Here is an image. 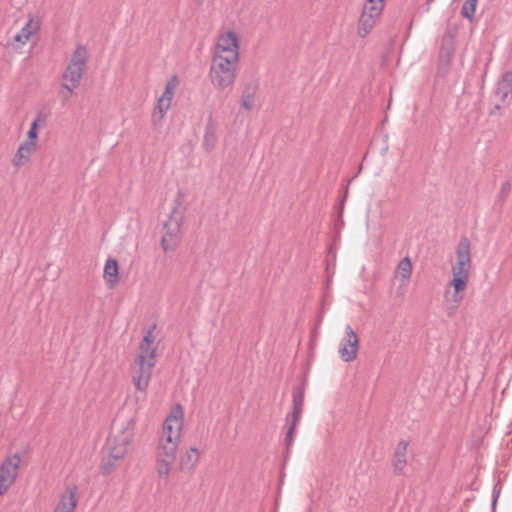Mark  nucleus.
<instances>
[{
	"mask_svg": "<svg viewBox=\"0 0 512 512\" xmlns=\"http://www.w3.org/2000/svg\"><path fill=\"white\" fill-rule=\"evenodd\" d=\"M154 328L155 325L145 333L143 340L139 345V353L135 360H139L140 362L148 361L156 363V348L152 346Z\"/></svg>",
	"mask_w": 512,
	"mask_h": 512,
	"instance_id": "13",
	"label": "nucleus"
},
{
	"mask_svg": "<svg viewBox=\"0 0 512 512\" xmlns=\"http://www.w3.org/2000/svg\"><path fill=\"white\" fill-rule=\"evenodd\" d=\"M77 492V485L69 486L61 495L54 512H74L78 503Z\"/></svg>",
	"mask_w": 512,
	"mask_h": 512,
	"instance_id": "14",
	"label": "nucleus"
},
{
	"mask_svg": "<svg viewBox=\"0 0 512 512\" xmlns=\"http://www.w3.org/2000/svg\"><path fill=\"white\" fill-rule=\"evenodd\" d=\"M87 63V50L84 46L79 45L75 49L73 56L63 73L64 83L62 87L73 93L82 80L83 71Z\"/></svg>",
	"mask_w": 512,
	"mask_h": 512,
	"instance_id": "3",
	"label": "nucleus"
},
{
	"mask_svg": "<svg viewBox=\"0 0 512 512\" xmlns=\"http://www.w3.org/2000/svg\"><path fill=\"white\" fill-rule=\"evenodd\" d=\"M37 29L38 25L34 24L32 19H29L21 31L14 36V41L25 44Z\"/></svg>",
	"mask_w": 512,
	"mask_h": 512,
	"instance_id": "20",
	"label": "nucleus"
},
{
	"mask_svg": "<svg viewBox=\"0 0 512 512\" xmlns=\"http://www.w3.org/2000/svg\"><path fill=\"white\" fill-rule=\"evenodd\" d=\"M478 0H465L462 5L460 14L463 18L473 21Z\"/></svg>",
	"mask_w": 512,
	"mask_h": 512,
	"instance_id": "27",
	"label": "nucleus"
},
{
	"mask_svg": "<svg viewBox=\"0 0 512 512\" xmlns=\"http://www.w3.org/2000/svg\"><path fill=\"white\" fill-rule=\"evenodd\" d=\"M471 244L467 237H461L456 249V263L471 265Z\"/></svg>",
	"mask_w": 512,
	"mask_h": 512,
	"instance_id": "17",
	"label": "nucleus"
},
{
	"mask_svg": "<svg viewBox=\"0 0 512 512\" xmlns=\"http://www.w3.org/2000/svg\"><path fill=\"white\" fill-rule=\"evenodd\" d=\"M176 84H177V77L176 76H173L167 83H166V86H165V89L161 95V99H164L166 101H169L171 102L172 101V98H173V95H174V89L176 87Z\"/></svg>",
	"mask_w": 512,
	"mask_h": 512,
	"instance_id": "29",
	"label": "nucleus"
},
{
	"mask_svg": "<svg viewBox=\"0 0 512 512\" xmlns=\"http://www.w3.org/2000/svg\"><path fill=\"white\" fill-rule=\"evenodd\" d=\"M36 141H24L18 148L12 164L16 168H20L25 165L31 158V155L36 151Z\"/></svg>",
	"mask_w": 512,
	"mask_h": 512,
	"instance_id": "15",
	"label": "nucleus"
},
{
	"mask_svg": "<svg viewBox=\"0 0 512 512\" xmlns=\"http://www.w3.org/2000/svg\"><path fill=\"white\" fill-rule=\"evenodd\" d=\"M39 116L36 117L33 122L31 123L30 129L28 131V139L26 141H35L38 137V122H39Z\"/></svg>",
	"mask_w": 512,
	"mask_h": 512,
	"instance_id": "30",
	"label": "nucleus"
},
{
	"mask_svg": "<svg viewBox=\"0 0 512 512\" xmlns=\"http://www.w3.org/2000/svg\"><path fill=\"white\" fill-rule=\"evenodd\" d=\"M359 338L350 325L345 328V337L342 339L339 354L343 361L351 362L357 357Z\"/></svg>",
	"mask_w": 512,
	"mask_h": 512,
	"instance_id": "7",
	"label": "nucleus"
},
{
	"mask_svg": "<svg viewBox=\"0 0 512 512\" xmlns=\"http://www.w3.org/2000/svg\"><path fill=\"white\" fill-rule=\"evenodd\" d=\"M71 94H72V93H70V92L68 91V93H67V94H65V95L63 96V100H64V101H67V100L70 98Z\"/></svg>",
	"mask_w": 512,
	"mask_h": 512,
	"instance_id": "38",
	"label": "nucleus"
},
{
	"mask_svg": "<svg viewBox=\"0 0 512 512\" xmlns=\"http://www.w3.org/2000/svg\"><path fill=\"white\" fill-rule=\"evenodd\" d=\"M252 97H253L252 95H244V97H243L242 106L246 110L252 109Z\"/></svg>",
	"mask_w": 512,
	"mask_h": 512,
	"instance_id": "33",
	"label": "nucleus"
},
{
	"mask_svg": "<svg viewBox=\"0 0 512 512\" xmlns=\"http://www.w3.org/2000/svg\"><path fill=\"white\" fill-rule=\"evenodd\" d=\"M409 442L407 440H400L397 444L392 458L391 465L393 468V473L396 476H404L405 469L408 464L407 461V450H408Z\"/></svg>",
	"mask_w": 512,
	"mask_h": 512,
	"instance_id": "11",
	"label": "nucleus"
},
{
	"mask_svg": "<svg viewBox=\"0 0 512 512\" xmlns=\"http://www.w3.org/2000/svg\"><path fill=\"white\" fill-rule=\"evenodd\" d=\"M468 280L458 277H452L449 286L453 288V293L450 297V291H445V299L447 302H453L454 305L448 308V315L451 316L457 309L459 303L463 300V291L467 287Z\"/></svg>",
	"mask_w": 512,
	"mask_h": 512,
	"instance_id": "12",
	"label": "nucleus"
},
{
	"mask_svg": "<svg viewBox=\"0 0 512 512\" xmlns=\"http://www.w3.org/2000/svg\"><path fill=\"white\" fill-rule=\"evenodd\" d=\"M434 0H427V6L429 7V5L433 2Z\"/></svg>",
	"mask_w": 512,
	"mask_h": 512,
	"instance_id": "39",
	"label": "nucleus"
},
{
	"mask_svg": "<svg viewBox=\"0 0 512 512\" xmlns=\"http://www.w3.org/2000/svg\"><path fill=\"white\" fill-rule=\"evenodd\" d=\"M184 411L180 404L172 407L163 422L162 434L181 438Z\"/></svg>",
	"mask_w": 512,
	"mask_h": 512,
	"instance_id": "8",
	"label": "nucleus"
},
{
	"mask_svg": "<svg viewBox=\"0 0 512 512\" xmlns=\"http://www.w3.org/2000/svg\"><path fill=\"white\" fill-rule=\"evenodd\" d=\"M217 144L216 126L210 118L206 124L205 134L203 138V147L206 151L210 152Z\"/></svg>",
	"mask_w": 512,
	"mask_h": 512,
	"instance_id": "18",
	"label": "nucleus"
},
{
	"mask_svg": "<svg viewBox=\"0 0 512 512\" xmlns=\"http://www.w3.org/2000/svg\"><path fill=\"white\" fill-rule=\"evenodd\" d=\"M174 461H168L167 459L157 458L156 457V471L160 478L167 479L173 465Z\"/></svg>",
	"mask_w": 512,
	"mask_h": 512,
	"instance_id": "26",
	"label": "nucleus"
},
{
	"mask_svg": "<svg viewBox=\"0 0 512 512\" xmlns=\"http://www.w3.org/2000/svg\"><path fill=\"white\" fill-rule=\"evenodd\" d=\"M135 363L138 368L132 376L133 384L138 391L145 392L152 376V369L156 363L148 361L140 362L139 360H135Z\"/></svg>",
	"mask_w": 512,
	"mask_h": 512,
	"instance_id": "10",
	"label": "nucleus"
},
{
	"mask_svg": "<svg viewBox=\"0 0 512 512\" xmlns=\"http://www.w3.org/2000/svg\"><path fill=\"white\" fill-rule=\"evenodd\" d=\"M452 275H453V277L463 278L465 280L469 279L468 273L458 272L456 270H452Z\"/></svg>",
	"mask_w": 512,
	"mask_h": 512,
	"instance_id": "34",
	"label": "nucleus"
},
{
	"mask_svg": "<svg viewBox=\"0 0 512 512\" xmlns=\"http://www.w3.org/2000/svg\"><path fill=\"white\" fill-rule=\"evenodd\" d=\"M510 190V184L508 182L502 185V192H508Z\"/></svg>",
	"mask_w": 512,
	"mask_h": 512,
	"instance_id": "37",
	"label": "nucleus"
},
{
	"mask_svg": "<svg viewBox=\"0 0 512 512\" xmlns=\"http://www.w3.org/2000/svg\"><path fill=\"white\" fill-rule=\"evenodd\" d=\"M177 450L178 446L158 443L156 457L175 461Z\"/></svg>",
	"mask_w": 512,
	"mask_h": 512,
	"instance_id": "21",
	"label": "nucleus"
},
{
	"mask_svg": "<svg viewBox=\"0 0 512 512\" xmlns=\"http://www.w3.org/2000/svg\"><path fill=\"white\" fill-rule=\"evenodd\" d=\"M470 266H471V265H465V264H461V263H455V264L452 266V270H456V271H458V272H464V273H468V274H469Z\"/></svg>",
	"mask_w": 512,
	"mask_h": 512,
	"instance_id": "32",
	"label": "nucleus"
},
{
	"mask_svg": "<svg viewBox=\"0 0 512 512\" xmlns=\"http://www.w3.org/2000/svg\"><path fill=\"white\" fill-rule=\"evenodd\" d=\"M214 54H221L227 58H232L236 54L237 59H239V42L237 35L231 31L222 34L217 41Z\"/></svg>",
	"mask_w": 512,
	"mask_h": 512,
	"instance_id": "9",
	"label": "nucleus"
},
{
	"mask_svg": "<svg viewBox=\"0 0 512 512\" xmlns=\"http://www.w3.org/2000/svg\"><path fill=\"white\" fill-rule=\"evenodd\" d=\"M21 464L18 453L4 459L0 464V496L4 495L15 483Z\"/></svg>",
	"mask_w": 512,
	"mask_h": 512,
	"instance_id": "6",
	"label": "nucleus"
},
{
	"mask_svg": "<svg viewBox=\"0 0 512 512\" xmlns=\"http://www.w3.org/2000/svg\"><path fill=\"white\" fill-rule=\"evenodd\" d=\"M304 399V386H295L292 391V409L291 412L288 413L286 416L287 431L285 436V444L287 449H290L293 445L296 427L301 418L304 408Z\"/></svg>",
	"mask_w": 512,
	"mask_h": 512,
	"instance_id": "4",
	"label": "nucleus"
},
{
	"mask_svg": "<svg viewBox=\"0 0 512 512\" xmlns=\"http://www.w3.org/2000/svg\"><path fill=\"white\" fill-rule=\"evenodd\" d=\"M384 8V3L381 1H376V3L370 4L368 1L364 5L363 12L364 14H368L371 18L375 19L379 16Z\"/></svg>",
	"mask_w": 512,
	"mask_h": 512,
	"instance_id": "28",
	"label": "nucleus"
},
{
	"mask_svg": "<svg viewBox=\"0 0 512 512\" xmlns=\"http://www.w3.org/2000/svg\"><path fill=\"white\" fill-rule=\"evenodd\" d=\"M183 216L177 209H173L169 219L163 225V235L161 240L162 248L165 252L174 251L181 241V226Z\"/></svg>",
	"mask_w": 512,
	"mask_h": 512,
	"instance_id": "5",
	"label": "nucleus"
},
{
	"mask_svg": "<svg viewBox=\"0 0 512 512\" xmlns=\"http://www.w3.org/2000/svg\"><path fill=\"white\" fill-rule=\"evenodd\" d=\"M498 495H499V491H496V487H494V489H493V504L494 505L497 501Z\"/></svg>",
	"mask_w": 512,
	"mask_h": 512,
	"instance_id": "36",
	"label": "nucleus"
},
{
	"mask_svg": "<svg viewBox=\"0 0 512 512\" xmlns=\"http://www.w3.org/2000/svg\"><path fill=\"white\" fill-rule=\"evenodd\" d=\"M179 442H180V438L171 436V434L170 435L161 434L159 441H158V443H161V444H167V445L170 444V445H175V446H179Z\"/></svg>",
	"mask_w": 512,
	"mask_h": 512,
	"instance_id": "31",
	"label": "nucleus"
},
{
	"mask_svg": "<svg viewBox=\"0 0 512 512\" xmlns=\"http://www.w3.org/2000/svg\"><path fill=\"white\" fill-rule=\"evenodd\" d=\"M412 274V263L409 257L403 258L397 265L396 276L403 281L408 280Z\"/></svg>",
	"mask_w": 512,
	"mask_h": 512,
	"instance_id": "23",
	"label": "nucleus"
},
{
	"mask_svg": "<svg viewBox=\"0 0 512 512\" xmlns=\"http://www.w3.org/2000/svg\"><path fill=\"white\" fill-rule=\"evenodd\" d=\"M118 276V262L115 259L109 258L104 267V278L107 282L114 284Z\"/></svg>",
	"mask_w": 512,
	"mask_h": 512,
	"instance_id": "22",
	"label": "nucleus"
},
{
	"mask_svg": "<svg viewBox=\"0 0 512 512\" xmlns=\"http://www.w3.org/2000/svg\"><path fill=\"white\" fill-rule=\"evenodd\" d=\"M238 63L236 54L232 58L213 54L209 72L212 85L219 90L231 87L236 79Z\"/></svg>",
	"mask_w": 512,
	"mask_h": 512,
	"instance_id": "2",
	"label": "nucleus"
},
{
	"mask_svg": "<svg viewBox=\"0 0 512 512\" xmlns=\"http://www.w3.org/2000/svg\"><path fill=\"white\" fill-rule=\"evenodd\" d=\"M501 106H502V103L499 102L497 104H495L491 109H490V114L493 115L495 114L497 111H499L501 109Z\"/></svg>",
	"mask_w": 512,
	"mask_h": 512,
	"instance_id": "35",
	"label": "nucleus"
},
{
	"mask_svg": "<svg viewBox=\"0 0 512 512\" xmlns=\"http://www.w3.org/2000/svg\"><path fill=\"white\" fill-rule=\"evenodd\" d=\"M375 24V19L368 16V14L362 13L359 19L358 35L360 37H366Z\"/></svg>",
	"mask_w": 512,
	"mask_h": 512,
	"instance_id": "24",
	"label": "nucleus"
},
{
	"mask_svg": "<svg viewBox=\"0 0 512 512\" xmlns=\"http://www.w3.org/2000/svg\"><path fill=\"white\" fill-rule=\"evenodd\" d=\"M170 106L171 102L159 98L152 114L153 121H161L165 116L166 112L169 110Z\"/></svg>",
	"mask_w": 512,
	"mask_h": 512,
	"instance_id": "25",
	"label": "nucleus"
},
{
	"mask_svg": "<svg viewBox=\"0 0 512 512\" xmlns=\"http://www.w3.org/2000/svg\"><path fill=\"white\" fill-rule=\"evenodd\" d=\"M495 97L499 102L504 103L507 97L512 94V71L505 72L497 82Z\"/></svg>",
	"mask_w": 512,
	"mask_h": 512,
	"instance_id": "16",
	"label": "nucleus"
},
{
	"mask_svg": "<svg viewBox=\"0 0 512 512\" xmlns=\"http://www.w3.org/2000/svg\"><path fill=\"white\" fill-rule=\"evenodd\" d=\"M136 422L133 418L129 419L126 424L121 428L120 432L114 437L108 438L105 446L106 457L102 459V473L105 475L110 474L117 467V461L123 459L128 451Z\"/></svg>",
	"mask_w": 512,
	"mask_h": 512,
	"instance_id": "1",
	"label": "nucleus"
},
{
	"mask_svg": "<svg viewBox=\"0 0 512 512\" xmlns=\"http://www.w3.org/2000/svg\"><path fill=\"white\" fill-rule=\"evenodd\" d=\"M199 461V451L197 448H190L186 451L184 455L181 456L179 466L180 469L185 470H192L196 464Z\"/></svg>",
	"mask_w": 512,
	"mask_h": 512,
	"instance_id": "19",
	"label": "nucleus"
}]
</instances>
